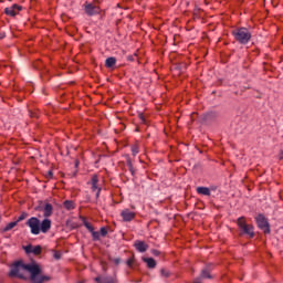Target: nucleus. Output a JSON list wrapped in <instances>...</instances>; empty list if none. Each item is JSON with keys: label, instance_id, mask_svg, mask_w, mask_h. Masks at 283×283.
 Segmentation results:
<instances>
[{"label": "nucleus", "instance_id": "1", "mask_svg": "<svg viewBox=\"0 0 283 283\" xmlns=\"http://www.w3.org/2000/svg\"><path fill=\"white\" fill-rule=\"evenodd\" d=\"M30 273L32 283L50 282V276L41 275V268L39 264H25L23 261H17L11 265L9 273L10 277H20L25 280V273Z\"/></svg>", "mask_w": 283, "mask_h": 283}, {"label": "nucleus", "instance_id": "2", "mask_svg": "<svg viewBox=\"0 0 283 283\" xmlns=\"http://www.w3.org/2000/svg\"><path fill=\"white\" fill-rule=\"evenodd\" d=\"M27 227L31 230L32 235H39V233H48L52 229V220L43 219L39 220L36 217H31L27 221Z\"/></svg>", "mask_w": 283, "mask_h": 283}, {"label": "nucleus", "instance_id": "3", "mask_svg": "<svg viewBox=\"0 0 283 283\" xmlns=\"http://www.w3.org/2000/svg\"><path fill=\"white\" fill-rule=\"evenodd\" d=\"M232 36H234L238 43L241 45H247L251 41V32L247 28H239L232 31Z\"/></svg>", "mask_w": 283, "mask_h": 283}, {"label": "nucleus", "instance_id": "4", "mask_svg": "<svg viewBox=\"0 0 283 283\" xmlns=\"http://www.w3.org/2000/svg\"><path fill=\"white\" fill-rule=\"evenodd\" d=\"M237 224L244 235H249V238H255L253 226L248 224L247 221L244 220V217H240L237 221Z\"/></svg>", "mask_w": 283, "mask_h": 283}, {"label": "nucleus", "instance_id": "5", "mask_svg": "<svg viewBox=\"0 0 283 283\" xmlns=\"http://www.w3.org/2000/svg\"><path fill=\"white\" fill-rule=\"evenodd\" d=\"M255 222L259 227V229H261V231H263V233L269 234L271 233V224L269 223V219H266V217H264V214L260 213L255 217Z\"/></svg>", "mask_w": 283, "mask_h": 283}, {"label": "nucleus", "instance_id": "6", "mask_svg": "<svg viewBox=\"0 0 283 283\" xmlns=\"http://www.w3.org/2000/svg\"><path fill=\"white\" fill-rule=\"evenodd\" d=\"M21 10H23L22 6L12 4L11 7H7L4 9V14H7V17H17V14L21 12Z\"/></svg>", "mask_w": 283, "mask_h": 283}, {"label": "nucleus", "instance_id": "7", "mask_svg": "<svg viewBox=\"0 0 283 283\" xmlns=\"http://www.w3.org/2000/svg\"><path fill=\"white\" fill-rule=\"evenodd\" d=\"M85 12L87 14V17H94L96 14H98V12H101V9L92 3H85Z\"/></svg>", "mask_w": 283, "mask_h": 283}, {"label": "nucleus", "instance_id": "8", "mask_svg": "<svg viewBox=\"0 0 283 283\" xmlns=\"http://www.w3.org/2000/svg\"><path fill=\"white\" fill-rule=\"evenodd\" d=\"M43 210V217L45 218L44 220H48V218L52 217V213H54V207L52 203H44L42 206Z\"/></svg>", "mask_w": 283, "mask_h": 283}, {"label": "nucleus", "instance_id": "9", "mask_svg": "<svg viewBox=\"0 0 283 283\" xmlns=\"http://www.w3.org/2000/svg\"><path fill=\"white\" fill-rule=\"evenodd\" d=\"M92 191H96V198L101 197V187H98V176L94 175L91 179Z\"/></svg>", "mask_w": 283, "mask_h": 283}, {"label": "nucleus", "instance_id": "10", "mask_svg": "<svg viewBox=\"0 0 283 283\" xmlns=\"http://www.w3.org/2000/svg\"><path fill=\"white\" fill-rule=\"evenodd\" d=\"M120 216L124 220V222H132L134 218H136V213L132 212L129 209H125L120 212Z\"/></svg>", "mask_w": 283, "mask_h": 283}, {"label": "nucleus", "instance_id": "11", "mask_svg": "<svg viewBox=\"0 0 283 283\" xmlns=\"http://www.w3.org/2000/svg\"><path fill=\"white\" fill-rule=\"evenodd\" d=\"M25 253H33V255H41L42 248L41 245H27L24 248Z\"/></svg>", "mask_w": 283, "mask_h": 283}, {"label": "nucleus", "instance_id": "12", "mask_svg": "<svg viewBox=\"0 0 283 283\" xmlns=\"http://www.w3.org/2000/svg\"><path fill=\"white\" fill-rule=\"evenodd\" d=\"M134 247L139 253H145L149 249V245L145 241L139 240L135 241Z\"/></svg>", "mask_w": 283, "mask_h": 283}, {"label": "nucleus", "instance_id": "13", "mask_svg": "<svg viewBox=\"0 0 283 283\" xmlns=\"http://www.w3.org/2000/svg\"><path fill=\"white\" fill-rule=\"evenodd\" d=\"M211 280V274L209 272V268H206L201 271L200 277H197L193 283H202V280Z\"/></svg>", "mask_w": 283, "mask_h": 283}, {"label": "nucleus", "instance_id": "14", "mask_svg": "<svg viewBox=\"0 0 283 283\" xmlns=\"http://www.w3.org/2000/svg\"><path fill=\"white\" fill-rule=\"evenodd\" d=\"M143 261L147 264L148 269H156V260L154 258H144Z\"/></svg>", "mask_w": 283, "mask_h": 283}, {"label": "nucleus", "instance_id": "15", "mask_svg": "<svg viewBox=\"0 0 283 283\" xmlns=\"http://www.w3.org/2000/svg\"><path fill=\"white\" fill-rule=\"evenodd\" d=\"M197 193H200L201 196H211V190L208 187H198Z\"/></svg>", "mask_w": 283, "mask_h": 283}, {"label": "nucleus", "instance_id": "16", "mask_svg": "<svg viewBox=\"0 0 283 283\" xmlns=\"http://www.w3.org/2000/svg\"><path fill=\"white\" fill-rule=\"evenodd\" d=\"M19 224V221H13L8 223L3 229L2 232L3 233H8V231H12V229H14V227H17Z\"/></svg>", "mask_w": 283, "mask_h": 283}, {"label": "nucleus", "instance_id": "17", "mask_svg": "<svg viewBox=\"0 0 283 283\" xmlns=\"http://www.w3.org/2000/svg\"><path fill=\"white\" fill-rule=\"evenodd\" d=\"M114 65H116V57L111 56V57L106 59L105 67L112 69V67H114Z\"/></svg>", "mask_w": 283, "mask_h": 283}, {"label": "nucleus", "instance_id": "18", "mask_svg": "<svg viewBox=\"0 0 283 283\" xmlns=\"http://www.w3.org/2000/svg\"><path fill=\"white\" fill-rule=\"evenodd\" d=\"M64 207L67 209V211H72L74 209V201L66 200L64 201Z\"/></svg>", "mask_w": 283, "mask_h": 283}, {"label": "nucleus", "instance_id": "19", "mask_svg": "<svg viewBox=\"0 0 283 283\" xmlns=\"http://www.w3.org/2000/svg\"><path fill=\"white\" fill-rule=\"evenodd\" d=\"M101 283H118V281L112 276L104 277Z\"/></svg>", "mask_w": 283, "mask_h": 283}, {"label": "nucleus", "instance_id": "20", "mask_svg": "<svg viewBox=\"0 0 283 283\" xmlns=\"http://www.w3.org/2000/svg\"><path fill=\"white\" fill-rule=\"evenodd\" d=\"M91 233H92V238H93L94 242L101 240V232H96L93 230V232H91Z\"/></svg>", "mask_w": 283, "mask_h": 283}, {"label": "nucleus", "instance_id": "21", "mask_svg": "<svg viewBox=\"0 0 283 283\" xmlns=\"http://www.w3.org/2000/svg\"><path fill=\"white\" fill-rule=\"evenodd\" d=\"M160 275L161 277H169V275H171V272H169V270L161 269Z\"/></svg>", "mask_w": 283, "mask_h": 283}, {"label": "nucleus", "instance_id": "22", "mask_svg": "<svg viewBox=\"0 0 283 283\" xmlns=\"http://www.w3.org/2000/svg\"><path fill=\"white\" fill-rule=\"evenodd\" d=\"M84 227L92 233L94 231V227H92V223L84 221Z\"/></svg>", "mask_w": 283, "mask_h": 283}, {"label": "nucleus", "instance_id": "23", "mask_svg": "<svg viewBox=\"0 0 283 283\" xmlns=\"http://www.w3.org/2000/svg\"><path fill=\"white\" fill-rule=\"evenodd\" d=\"M139 148H138V145H135V146H133L132 147V154H133V156H138V154H139Z\"/></svg>", "mask_w": 283, "mask_h": 283}, {"label": "nucleus", "instance_id": "24", "mask_svg": "<svg viewBox=\"0 0 283 283\" xmlns=\"http://www.w3.org/2000/svg\"><path fill=\"white\" fill-rule=\"evenodd\" d=\"M27 218H28V212H22L18 218L17 222H22V220H25Z\"/></svg>", "mask_w": 283, "mask_h": 283}, {"label": "nucleus", "instance_id": "25", "mask_svg": "<svg viewBox=\"0 0 283 283\" xmlns=\"http://www.w3.org/2000/svg\"><path fill=\"white\" fill-rule=\"evenodd\" d=\"M99 235H102L103 238H105V235H107V228L103 227L99 230Z\"/></svg>", "mask_w": 283, "mask_h": 283}, {"label": "nucleus", "instance_id": "26", "mask_svg": "<svg viewBox=\"0 0 283 283\" xmlns=\"http://www.w3.org/2000/svg\"><path fill=\"white\" fill-rule=\"evenodd\" d=\"M127 266H129V269H132V266H134V258H130L126 261Z\"/></svg>", "mask_w": 283, "mask_h": 283}, {"label": "nucleus", "instance_id": "27", "mask_svg": "<svg viewBox=\"0 0 283 283\" xmlns=\"http://www.w3.org/2000/svg\"><path fill=\"white\" fill-rule=\"evenodd\" d=\"M128 170L130 171L132 176H136V168H134V166H128Z\"/></svg>", "mask_w": 283, "mask_h": 283}, {"label": "nucleus", "instance_id": "28", "mask_svg": "<svg viewBox=\"0 0 283 283\" xmlns=\"http://www.w3.org/2000/svg\"><path fill=\"white\" fill-rule=\"evenodd\" d=\"M126 165H127V167H133L134 166L132 164V158L129 156H127V158H126Z\"/></svg>", "mask_w": 283, "mask_h": 283}, {"label": "nucleus", "instance_id": "29", "mask_svg": "<svg viewBox=\"0 0 283 283\" xmlns=\"http://www.w3.org/2000/svg\"><path fill=\"white\" fill-rule=\"evenodd\" d=\"M151 253H153V255H160V251H158V250H153Z\"/></svg>", "mask_w": 283, "mask_h": 283}, {"label": "nucleus", "instance_id": "30", "mask_svg": "<svg viewBox=\"0 0 283 283\" xmlns=\"http://www.w3.org/2000/svg\"><path fill=\"white\" fill-rule=\"evenodd\" d=\"M113 262H114L115 264H120V258L114 259Z\"/></svg>", "mask_w": 283, "mask_h": 283}, {"label": "nucleus", "instance_id": "31", "mask_svg": "<svg viewBox=\"0 0 283 283\" xmlns=\"http://www.w3.org/2000/svg\"><path fill=\"white\" fill-rule=\"evenodd\" d=\"M54 258H55V260H61V254L56 252V253L54 254Z\"/></svg>", "mask_w": 283, "mask_h": 283}, {"label": "nucleus", "instance_id": "32", "mask_svg": "<svg viewBox=\"0 0 283 283\" xmlns=\"http://www.w3.org/2000/svg\"><path fill=\"white\" fill-rule=\"evenodd\" d=\"M279 159H280V160H283V151H281V153L279 154Z\"/></svg>", "mask_w": 283, "mask_h": 283}, {"label": "nucleus", "instance_id": "33", "mask_svg": "<svg viewBox=\"0 0 283 283\" xmlns=\"http://www.w3.org/2000/svg\"><path fill=\"white\" fill-rule=\"evenodd\" d=\"M4 38H6V33L4 32L0 33V40Z\"/></svg>", "mask_w": 283, "mask_h": 283}, {"label": "nucleus", "instance_id": "34", "mask_svg": "<svg viewBox=\"0 0 283 283\" xmlns=\"http://www.w3.org/2000/svg\"><path fill=\"white\" fill-rule=\"evenodd\" d=\"M48 176H49V178H52V176H53L52 170H50V171L48 172Z\"/></svg>", "mask_w": 283, "mask_h": 283}, {"label": "nucleus", "instance_id": "35", "mask_svg": "<svg viewBox=\"0 0 283 283\" xmlns=\"http://www.w3.org/2000/svg\"><path fill=\"white\" fill-rule=\"evenodd\" d=\"M128 61H134V56L129 55Z\"/></svg>", "mask_w": 283, "mask_h": 283}, {"label": "nucleus", "instance_id": "36", "mask_svg": "<svg viewBox=\"0 0 283 283\" xmlns=\"http://www.w3.org/2000/svg\"><path fill=\"white\" fill-rule=\"evenodd\" d=\"M140 120L145 123V117L143 115H140Z\"/></svg>", "mask_w": 283, "mask_h": 283}, {"label": "nucleus", "instance_id": "37", "mask_svg": "<svg viewBox=\"0 0 283 283\" xmlns=\"http://www.w3.org/2000/svg\"><path fill=\"white\" fill-rule=\"evenodd\" d=\"M95 281H97L98 283L103 282V281H101V277H98V276L95 279Z\"/></svg>", "mask_w": 283, "mask_h": 283}]
</instances>
